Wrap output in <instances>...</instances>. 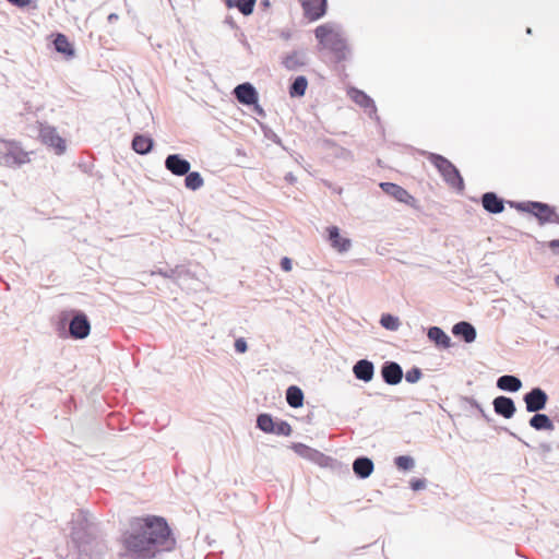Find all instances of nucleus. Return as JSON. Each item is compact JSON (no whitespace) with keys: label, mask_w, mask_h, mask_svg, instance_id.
I'll return each instance as SVG.
<instances>
[{"label":"nucleus","mask_w":559,"mask_h":559,"mask_svg":"<svg viewBox=\"0 0 559 559\" xmlns=\"http://www.w3.org/2000/svg\"><path fill=\"white\" fill-rule=\"evenodd\" d=\"M317 465L335 471L338 467H341L342 464L336 459H333L332 456L321 453L320 457L318 459Z\"/></svg>","instance_id":"obj_35"},{"label":"nucleus","mask_w":559,"mask_h":559,"mask_svg":"<svg viewBox=\"0 0 559 559\" xmlns=\"http://www.w3.org/2000/svg\"><path fill=\"white\" fill-rule=\"evenodd\" d=\"M382 380L389 385H396L403 379V369L396 361H384L381 366Z\"/></svg>","instance_id":"obj_15"},{"label":"nucleus","mask_w":559,"mask_h":559,"mask_svg":"<svg viewBox=\"0 0 559 559\" xmlns=\"http://www.w3.org/2000/svg\"><path fill=\"white\" fill-rule=\"evenodd\" d=\"M481 418H484V420H485L486 423H488V424H490V423L492 421V418H491L488 414H486V415H485V416H483Z\"/></svg>","instance_id":"obj_55"},{"label":"nucleus","mask_w":559,"mask_h":559,"mask_svg":"<svg viewBox=\"0 0 559 559\" xmlns=\"http://www.w3.org/2000/svg\"><path fill=\"white\" fill-rule=\"evenodd\" d=\"M340 153L337 154L338 157L349 159L353 157L352 152L349 150H346L344 147H340Z\"/></svg>","instance_id":"obj_47"},{"label":"nucleus","mask_w":559,"mask_h":559,"mask_svg":"<svg viewBox=\"0 0 559 559\" xmlns=\"http://www.w3.org/2000/svg\"><path fill=\"white\" fill-rule=\"evenodd\" d=\"M556 350L559 353V345L556 347Z\"/></svg>","instance_id":"obj_61"},{"label":"nucleus","mask_w":559,"mask_h":559,"mask_svg":"<svg viewBox=\"0 0 559 559\" xmlns=\"http://www.w3.org/2000/svg\"><path fill=\"white\" fill-rule=\"evenodd\" d=\"M509 433H510L512 437L516 438L518 440H521V439H520V438H519L514 432L509 431Z\"/></svg>","instance_id":"obj_59"},{"label":"nucleus","mask_w":559,"mask_h":559,"mask_svg":"<svg viewBox=\"0 0 559 559\" xmlns=\"http://www.w3.org/2000/svg\"><path fill=\"white\" fill-rule=\"evenodd\" d=\"M305 17L314 22L326 14L328 0H299Z\"/></svg>","instance_id":"obj_11"},{"label":"nucleus","mask_w":559,"mask_h":559,"mask_svg":"<svg viewBox=\"0 0 559 559\" xmlns=\"http://www.w3.org/2000/svg\"><path fill=\"white\" fill-rule=\"evenodd\" d=\"M285 180L293 185V183H295L297 181V178L294 176L293 173H287L285 175Z\"/></svg>","instance_id":"obj_49"},{"label":"nucleus","mask_w":559,"mask_h":559,"mask_svg":"<svg viewBox=\"0 0 559 559\" xmlns=\"http://www.w3.org/2000/svg\"><path fill=\"white\" fill-rule=\"evenodd\" d=\"M427 159L437 168L440 176L451 188L462 192L465 188L463 177L456 166L447 157L437 153H425Z\"/></svg>","instance_id":"obj_4"},{"label":"nucleus","mask_w":559,"mask_h":559,"mask_svg":"<svg viewBox=\"0 0 559 559\" xmlns=\"http://www.w3.org/2000/svg\"><path fill=\"white\" fill-rule=\"evenodd\" d=\"M374 469L373 461L365 455L358 456L353 462V472L360 479L368 478Z\"/></svg>","instance_id":"obj_22"},{"label":"nucleus","mask_w":559,"mask_h":559,"mask_svg":"<svg viewBox=\"0 0 559 559\" xmlns=\"http://www.w3.org/2000/svg\"><path fill=\"white\" fill-rule=\"evenodd\" d=\"M510 205L518 211L532 214L539 225L552 223L557 213L555 206L539 201L510 202Z\"/></svg>","instance_id":"obj_6"},{"label":"nucleus","mask_w":559,"mask_h":559,"mask_svg":"<svg viewBox=\"0 0 559 559\" xmlns=\"http://www.w3.org/2000/svg\"><path fill=\"white\" fill-rule=\"evenodd\" d=\"M281 37L284 39V40H289L292 38V33L290 31H282L281 32Z\"/></svg>","instance_id":"obj_51"},{"label":"nucleus","mask_w":559,"mask_h":559,"mask_svg":"<svg viewBox=\"0 0 559 559\" xmlns=\"http://www.w3.org/2000/svg\"><path fill=\"white\" fill-rule=\"evenodd\" d=\"M283 66L289 71H297L306 64L304 52L293 51L283 59Z\"/></svg>","instance_id":"obj_28"},{"label":"nucleus","mask_w":559,"mask_h":559,"mask_svg":"<svg viewBox=\"0 0 559 559\" xmlns=\"http://www.w3.org/2000/svg\"><path fill=\"white\" fill-rule=\"evenodd\" d=\"M255 2L257 0H225L228 9L236 8L245 16L252 14Z\"/></svg>","instance_id":"obj_30"},{"label":"nucleus","mask_w":559,"mask_h":559,"mask_svg":"<svg viewBox=\"0 0 559 559\" xmlns=\"http://www.w3.org/2000/svg\"><path fill=\"white\" fill-rule=\"evenodd\" d=\"M225 24L229 25L231 28L237 27V24L231 16H226Z\"/></svg>","instance_id":"obj_50"},{"label":"nucleus","mask_w":559,"mask_h":559,"mask_svg":"<svg viewBox=\"0 0 559 559\" xmlns=\"http://www.w3.org/2000/svg\"><path fill=\"white\" fill-rule=\"evenodd\" d=\"M526 34L531 35L532 34V28L531 27H527L526 28Z\"/></svg>","instance_id":"obj_60"},{"label":"nucleus","mask_w":559,"mask_h":559,"mask_svg":"<svg viewBox=\"0 0 559 559\" xmlns=\"http://www.w3.org/2000/svg\"><path fill=\"white\" fill-rule=\"evenodd\" d=\"M326 238L331 247L341 253L347 252L352 247L350 239L342 237L337 226H329L326 228Z\"/></svg>","instance_id":"obj_18"},{"label":"nucleus","mask_w":559,"mask_h":559,"mask_svg":"<svg viewBox=\"0 0 559 559\" xmlns=\"http://www.w3.org/2000/svg\"><path fill=\"white\" fill-rule=\"evenodd\" d=\"M477 411L481 417L487 414L486 411L481 407V405L479 406V408H477Z\"/></svg>","instance_id":"obj_56"},{"label":"nucleus","mask_w":559,"mask_h":559,"mask_svg":"<svg viewBox=\"0 0 559 559\" xmlns=\"http://www.w3.org/2000/svg\"><path fill=\"white\" fill-rule=\"evenodd\" d=\"M53 48L57 52L63 55L66 58H72L75 55L73 45L70 43L68 37L62 33L53 35Z\"/></svg>","instance_id":"obj_26"},{"label":"nucleus","mask_w":559,"mask_h":559,"mask_svg":"<svg viewBox=\"0 0 559 559\" xmlns=\"http://www.w3.org/2000/svg\"><path fill=\"white\" fill-rule=\"evenodd\" d=\"M251 106H253V110L257 115L261 116V117H264L265 116V111L264 109L259 105V103L257 102L255 104H252Z\"/></svg>","instance_id":"obj_48"},{"label":"nucleus","mask_w":559,"mask_h":559,"mask_svg":"<svg viewBox=\"0 0 559 559\" xmlns=\"http://www.w3.org/2000/svg\"><path fill=\"white\" fill-rule=\"evenodd\" d=\"M156 273L162 275V276H164V277H166V278H171L175 275V270H173V269H167V270L159 269L158 271L153 272L152 274H156Z\"/></svg>","instance_id":"obj_44"},{"label":"nucleus","mask_w":559,"mask_h":559,"mask_svg":"<svg viewBox=\"0 0 559 559\" xmlns=\"http://www.w3.org/2000/svg\"><path fill=\"white\" fill-rule=\"evenodd\" d=\"M69 324L70 335L74 340H83L90 335L91 323L87 316L82 311H72V318L62 312L58 321V330H64Z\"/></svg>","instance_id":"obj_5"},{"label":"nucleus","mask_w":559,"mask_h":559,"mask_svg":"<svg viewBox=\"0 0 559 559\" xmlns=\"http://www.w3.org/2000/svg\"><path fill=\"white\" fill-rule=\"evenodd\" d=\"M540 448L543 449L544 452H549L551 450V447L548 443H542Z\"/></svg>","instance_id":"obj_53"},{"label":"nucleus","mask_w":559,"mask_h":559,"mask_svg":"<svg viewBox=\"0 0 559 559\" xmlns=\"http://www.w3.org/2000/svg\"><path fill=\"white\" fill-rule=\"evenodd\" d=\"M204 185L203 177L199 171H188L185 175V187L189 190H199Z\"/></svg>","instance_id":"obj_32"},{"label":"nucleus","mask_w":559,"mask_h":559,"mask_svg":"<svg viewBox=\"0 0 559 559\" xmlns=\"http://www.w3.org/2000/svg\"><path fill=\"white\" fill-rule=\"evenodd\" d=\"M353 373L357 380L370 382L374 376V365L371 360L359 359L353 366Z\"/></svg>","instance_id":"obj_21"},{"label":"nucleus","mask_w":559,"mask_h":559,"mask_svg":"<svg viewBox=\"0 0 559 559\" xmlns=\"http://www.w3.org/2000/svg\"><path fill=\"white\" fill-rule=\"evenodd\" d=\"M480 200L484 210L490 214H500L504 211L506 202L496 192H485Z\"/></svg>","instance_id":"obj_19"},{"label":"nucleus","mask_w":559,"mask_h":559,"mask_svg":"<svg viewBox=\"0 0 559 559\" xmlns=\"http://www.w3.org/2000/svg\"><path fill=\"white\" fill-rule=\"evenodd\" d=\"M0 150L1 164L8 167H20L29 162L28 153L15 141H3Z\"/></svg>","instance_id":"obj_7"},{"label":"nucleus","mask_w":559,"mask_h":559,"mask_svg":"<svg viewBox=\"0 0 559 559\" xmlns=\"http://www.w3.org/2000/svg\"><path fill=\"white\" fill-rule=\"evenodd\" d=\"M308 87V80L304 75L297 76L289 86L290 97H302Z\"/></svg>","instance_id":"obj_31"},{"label":"nucleus","mask_w":559,"mask_h":559,"mask_svg":"<svg viewBox=\"0 0 559 559\" xmlns=\"http://www.w3.org/2000/svg\"><path fill=\"white\" fill-rule=\"evenodd\" d=\"M257 428L264 433L288 437L292 435V426L283 419L274 420L271 414L261 413L257 417Z\"/></svg>","instance_id":"obj_8"},{"label":"nucleus","mask_w":559,"mask_h":559,"mask_svg":"<svg viewBox=\"0 0 559 559\" xmlns=\"http://www.w3.org/2000/svg\"><path fill=\"white\" fill-rule=\"evenodd\" d=\"M452 334L469 344L473 343L477 337V331L475 326L467 321H460L452 326Z\"/></svg>","instance_id":"obj_20"},{"label":"nucleus","mask_w":559,"mask_h":559,"mask_svg":"<svg viewBox=\"0 0 559 559\" xmlns=\"http://www.w3.org/2000/svg\"><path fill=\"white\" fill-rule=\"evenodd\" d=\"M132 148L140 155L148 154L154 147V140L150 135L136 133L132 139Z\"/></svg>","instance_id":"obj_27"},{"label":"nucleus","mask_w":559,"mask_h":559,"mask_svg":"<svg viewBox=\"0 0 559 559\" xmlns=\"http://www.w3.org/2000/svg\"><path fill=\"white\" fill-rule=\"evenodd\" d=\"M348 94L353 102H355L358 106L365 108L370 118L379 119L377 116L376 104L369 95H367L364 91L358 90L356 87H352L348 91Z\"/></svg>","instance_id":"obj_16"},{"label":"nucleus","mask_w":559,"mask_h":559,"mask_svg":"<svg viewBox=\"0 0 559 559\" xmlns=\"http://www.w3.org/2000/svg\"><path fill=\"white\" fill-rule=\"evenodd\" d=\"M496 385L499 390L515 393L522 389V380L518 376L503 374L497 379Z\"/></svg>","instance_id":"obj_24"},{"label":"nucleus","mask_w":559,"mask_h":559,"mask_svg":"<svg viewBox=\"0 0 559 559\" xmlns=\"http://www.w3.org/2000/svg\"><path fill=\"white\" fill-rule=\"evenodd\" d=\"M552 223L559 224V214L558 213H556Z\"/></svg>","instance_id":"obj_57"},{"label":"nucleus","mask_w":559,"mask_h":559,"mask_svg":"<svg viewBox=\"0 0 559 559\" xmlns=\"http://www.w3.org/2000/svg\"><path fill=\"white\" fill-rule=\"evenodd\" d=\"M334 26L333 23L321 24L314 29V35L321 45L334 53L337 61H343L347 58L348 46L341 33L334 31Z\"/></svg>","instance_id":"obj_3"},{"label":"nucleus","mask_w":559,"mask_h":559,"mask_svg":"<svg viewBox=\"0 0 559 559\" xmlns=\"http://www.w3.org/2000/svg\"><path fill=\"white\" fill-rule=\"evenodd\" d=\"M547 247L551 250L554 254L559 255V239H552L548 241Z\"/></svg>","instance_id":"obj_43"},{"label":"nucleus","mask_w":559,"mask_h":559,"mask_svg":"<svg viewBox=\"0 0 559 559\" xmlns=\"http://www.w3.org/2000/svg\"><path fill=\"white\" fill-rule=\"evenodd\" d=\"M164 165L169 173L177 177L185 176L191 168L190 162L180 154L167 155Z\"/></svg>","instance_id":"obj_13"},{"label":"nucleus","mask_w":559,"mask_h":559,"mask_svg":"<svg viewBox=\"0 0 559 559\" xmlns=\"http://www.w3.org/2000/svg\"><path fill=\"white\" fill-rule=\"evenodd\" d=\"M427 337L438 348L447 349L452 345L450 336L439 326H430L427 330Z\"/></svg>","instance_id":"obj_23"},{"label":"nucleus","mask_w":559,"mask_h":559,"mask_svg":"<svg viewBox=\"0 0 559 559\" xmlns=\"http://www.w3.org/2000/svg\"><path fill=\"white\" fill-rule=\"evenodd\" d=\"M461 402L463 404H468L471 407H474L475 409L479 408L480 404L477 402L476 399L473 396H462Z\"/></svg>","instance_id":"obj_41"},{"label":"nucleus","mask_w":559,"mask_h":559,"mask_svg":"<svg viewBox=\"0 0 559 559\" xmlns=\"http://www.w3.org/2000/svg\"><path fill=\"white\" fill-rule=\"evenodd\" d=\"M379 186L384 193L394 198L396 201L405 203L414 209L418 206L417 200L403 187L393 182H381Z\"/></svg>","instance_id":"obj_10"},{"label":"nucleus","mask_w":559,"mask_h":559,"mask_svg":"<svg viewBox=\"0 0 559 559\" xmlns=\"http://www.w3.org/2000/svg\"><path fill=\"white\" fill-rule=\"evenodd\" d=\"M286 402L293 408H299L304 405V392L297 385H289L286 390Z\"/></svg>","instance_id":"obj_29"},{"label":"nucleus","mask_w":559,"mask_h":559,"mask_svg":"<svg viewBox=\"0 0 559 559\" xmlns=\"http://www.w3.org/2000/svg\"><path fill=\"white\" fill-rule=\"evenodd\" d=\"M549 396L540 386H534L523 395L527 413H537L546 408Z\"/></svg>","instance_id":"obj_9"},{"label":"nucleus","mask_w":559,"mask_h":559,"mask_svg":"<svg viewBox=\"0 0 559 559\" xmlns=\"http://www.w3.org/2000/svg\"><path fill=\"white\" fill-rule=\"evenodd\" d=\"M493 411L497 415L510 419L514 416L516 412V406L514 401L504 395H499L492 401Z\"/></svg>","instance_id":"obj_17"},{"label":"nucleus","mask_w":559,"mask_h":559,"mask_svg":"<svg viewBox=\"0 0 559 559\" xmlns=\"http://www.w3.org/2000/svg\"><path fill=\"white\" fill-rule=\"evenodd\" d=\"M281 267L283 271H290L292 270V260L287 257H284L282 260H281Z\"/></svg>","instance_id":"obj_45"},{"label":"nucleus","mask_w":559,"mask_h":559,"mask_svg":"<svg viewBox=\"0 0 559 559\" xmlns=\"http://www.w3.org/2000/svg\"><path fill=\"white\" fill-rule=\"evenodd\" d=\"M427 480L425 478H413L409 481V487L414 491H419L426 488Z\"/></svg>","instance_id":"obj_39"},{"label":"nucleus","mask_w":559,"mask_h":559,"mask_svg":"<svg viewBox=\"0 0 559 559\" xmlns=\"http://www.w3.org/2000/svg\"><path fill=\"white\" fill-rule=\"evenodd\" d=\"M321 453L322 452H320L319 450L311 449V453H309V456L307 457V460L317 464L318 459L320 457Z\"/></svg>","instance_id":"obj_46"},{"label":"nucleus","mask_w":559,"mask_h":559,"mask_svg":"<svg viewBox=\"0 0 559 559\" xmlns=\"http://www.w3.org/2000/svg\"><path fill=\"white\" fill-rule=\"evenodd\" d=\"M124 554L130 559H153L176 548V537L159 515L133 516L121 535Z\"/></svg>","instance_id":"obj_1"},{"label":"nucleus","mask_w":559,"mask_h":559,"mask_svg":"<svg viewBox=\"0 0 559 559\" xmlns=\"http://www.w3.org/2000/svg\"><path fill=\"white\" fill-rule=\"evenodd\" d=\"M394 464L400 471H411L415 466V460L411 455H400L394 459Z\"/></svg>","instance_id":"obj_34"},{"label":"nucleus","mask_w":559,"mask_h":559,"mask_svg":"<svg viewBox=\"0 0 559 559\" xmlns=\"http://www.w3.org/2000/svg\"><path fill=\"white\" fill-rule=\"evenodd\" d=\"M292 449L297 455L307 460V457L309 456V453H311L312 448H310L307 444L301 443V442H295L292 444Z\"/></svg>","instance_id":"obj_37"},{"label":"nucleus","mask_w":559,"mask_h":559,"mask_svg":"<svg viewBox=\"0 0 559 559\" xmlns=\"http://www.w3.org/2000/svg\"><path fill=\"white\" fill-rule=\"evenodd\" d=\"M555 283L559 287V274L555 277Z\"/></svg>","instance_id":"obj_58"},{"label":"nucleus","mask_w":559,"mask_h":559,"mask_svg":"<svg viewBox=\"0 0 559 559\" xmlns=\"http://www.w3.org/2000/svg\"><path fill=\"white\" fill-rule=\"evenodd\" d=\"M421 377H423V372H421L420 368H418V367H413L409 370H407L405 373L406 382L412 383V384L418 382L421 379Z\"/></svg>","instance_id":"obj_36"},{"label":"nucleus","mask_w":559,"mask_h":559,"mask_svg":"<svg viewBox=\"0 0 559 559\" xmlns=\"http://www.w3.org/2000/svg\"><path fill=\"white\" fill-rule=\"evenodd\" d=\"M534 415L528 419V425L536 431H552L555 429L551 418L542 412L533 413Z\"/></svg>","instance_id":"obj_25"},{"label":"nucleus","mask_w":559,"mask_h":559,"mask_svg":"<svg viewBox=\"0 0 559 559\" xmlns=\"http://www.w3.org/2000/svg\"><path fill=\"white\" fill-rule=\"evenodd\" d=\"M234 96L236 99L245 106H251L259 102V94L257 88L249 82L238 84L234 88Z\"/></svg>","instance_id":"obj_14"},{"label":"nucleus","mask_w":559,"mask_h":559,"mask_svg":"<svg viewBox=\"0 0 559 559\" xmlns=\"http://www.w3.org/2000/svg\"><path fill=\"white\" fill-rule=\"evenodd\" d=\"M382 328L389 331H396L400 328V319L391 313H383L380 318Z\"/></svg>","instance_id":"obj_33"},{"label":"nucleus","mask_w":559,"mask_h":559,"mask_svg":"<svg viewBox=\"0 0 559 559\" xmlns=\"http://www.w3.org/2000/svg\"><path fill=\"white\" fill-rule=\"evenodd\" d=\"M117 19H118V15H117L116 13H110V14L108 15V21H110V22H111V21H115V20H117Z\"/></svg>","instance_id":"obj_54"},{"label":"nucleus","mask_w":559,"mask_h":559,"mask_svg":"<svg viewBox=\"0 0 559 559\" xmlns=\"http://www.w3.org/2000/svg\"><path fill=\"white\" fill-rule=\"evenodd\" d=\"M70 525V539L79 559H104L107 546L95 516L80 509L72 514Z\"/></svg>","instance_id":"obj_2"},{"label":"nucleus","mask_w":559,"mask_h":559,"mask_svg":"<svg viewBox=\"0 0 559 559\" xmlns=\"http://www.w3.org/2000/svg\"><path fill=\"white\" fill-rule=\"evenodd\" d=\"M523 304H525L526 306L531 307L533 310H536V313L540 317V318H546V312H548V308L544 305H536L534 302H527L525 300H523Z\"/></svg>","instance_id":"obj_38"},{"label":"nucleus","mask_w":559,"mask_h":559,"mask_svg":"<svg viewBox=\"0 0 559 559\" xmlns=\"http://www.w3.org/2000/svg\"><path fill=\"white\" fill-rule=\"evenodd\" d=\"M7 1L17 8H21V9L31 5V3L33 2V0H7Z\"/></svg>","instance_id":"obj_42"},{"label":"nucleus","mask_w":559,"mask_h":559,"mask_svg":"<svg viewBox=\"0 0 559 559\" xmlns=\"http://www.w3.org/2000/svg\"><path fill=\"white\" fill-rule=\"evenodd\" d=\"M39 138L44 144L52 147L57 154H62L66 151V142L58 134L56 128L41 126L39 130Z\"/></svg>","instance_id":"obj_12"},{"label":"nucleus","mask_w":559,"mask_h":559,"mask_svg":"<svg viewBox=\"0 0 559 559\" xmlns=\"http://www.w3.org/2000/svg\"><path fill=\"white\" fill-rule=\"evenodd\" d=\"M259 5L263 10H266V9H269L271 7V2H270V0H261Z\"/></svg>","instance_id":"obj_52"},{"label":"nucleus","mask_w":559,"mask_h":559,"mask_svg":"<svg viewBox=\"0 0 559 559\" xmlns=\"http://www.w3.org/2000/svg\"><path fill=\"white\" fill-rule=\"evenodd\" d=\"M234 347L237 353L243 354L248 349L247 341L243 337H239L235 341Z\"/></svg>","instance_id":"obj_40"}]
</instances>
